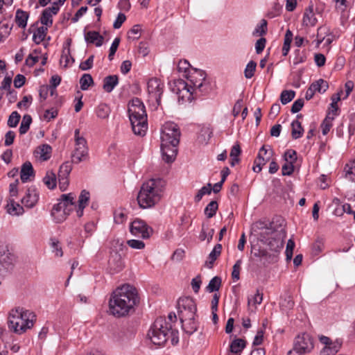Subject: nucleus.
Segmentation results:
<instances>
[{"mask_svg":"<svg viewBox=\"0 0 355 355\" xmlns=\"http://www.w3.org/2000/svg\"><path fill=\"white\" fill-rule=\"evenodd\" d=\"M139 302L137 288L130 284H123L112 293L109 300L110 312L117 318L124 317L133 311Z\"/></svg>","mask_w":355,"mask_h":355,"instance_id":"nucleus-1","label":"nucleus"},{"mask_svg":"<svg viewBox=\"0 0 355 355\" xmlns=\"http://www.w3.org/2000/svg\"><path fill=\"white\" fill-rule=\"evenodd\" d=\"M252 230L258 239L267 245L271 251L278 252L283 248V229L281 226L277 227L274 221H257L253 225Z\"/></svg>","mask_w":355,"mask_h":355,"instance_id":"nucleus-2","label":"nucleus"},{"mask_svg":"<svg viewBox=\"0 0 355 355\" xmlns=\"http://www.w3.org/2000/svg\"><path fill=\"white\" fill-rule=\"evenodd\" d=\"M166 182L161 178H152L144 182L137 195L139 206L142 209L154 207L162 198Z\"/></svg>","mask_w":355,"mask_h":355,"instance_id":"nucleus-3","label":"nucleus"},{"mask_svg":"<svg viewBox=\"0 0 355 355\" xmlns=\"http://www.w3.org/2000/svg\"><path fill=\"white\" fill-rule=\"evenodd\" d=\"M35 320L36 315L34 313L18 307L12 309L9 313L8 327L15 333L21 334L33 327Z\"/></svg>","mask_w":355,"mask_h":355,"instance_id":"nucleus-4","label":"nucleus"},{"mask_svg":"<svg viewBox=\"0 0 355 355\" xmlns=\"http://www.w3.org/2000/svg\"><path fill=\"white\" fill-rule=\"evenodd\" d=\"M129 118L135 135L144 136L148 128L145 106L138 98H133L128 106Z\"/></svg>","mask_w":355,"mask_h":355,"instance_id":"nucleus-5","label":"nucleus"},{"mask_svg":"<svg viewBox=\"0 0 355 355\" xmlns=\"http://www.w3.org/2000/svg\"><path fill=\"white\" fill-rule=\"evenodd\" d=\"M76 196L73 193L62 194L59 198V202L55 205L51 211V215L56 223H62L74 209H77L75 203Z\"/></svg>","mask_w":355,"mask_h":355,"instance_id":"nucleus-6","label":"nucleus"},{"mask_svg":"<svg viewBox=\"0 0 355 355\" xmlns=\"http://www.w3.org/2000/svg\"><path fill=\"white\" fill-rule=\"evenodd\" d=\"M171 329V324L160 317L154 322L148 336L154 345L161 346L167 341Z\"/></svg>","mask_w":355,"mask_h":355,"instance_id":"nucleus-7","label":"nucleus"},{"mask_svg":"<svg viewBox=\"0 0 355 355\" xmlns=\"http://www.w3.org/2000/svg\"><path fill=\"white\" fill-rule=\"evenodd\" d=\"M188 79L191 85H185L184 88L190 95L193 93L197 94L198 92L206 94L211 90L209 83L206 81V73L202 70L194 69L193 72L189 74Z\"/></svg>","mask_w":355,"mask_h":355,"instance_id":"nucleus-8","label":"nucleus"},{"mask_svg":"<svg viewBox=\"0 0 355 355\" xmlns=\"http://www.w3.org/2000/svg\"><path fill=\"white\" fill-rule=\"evenodd\" d=\"M178 313L182 323L184 321H191L194 319L196 306L193 300L186 297L180 298L178 301Z\"/></svg>","mask_w":355,"mask_h":355,"instance_id":"nucleus-9","label":"nucleus"},{"mask_svg":"<svg viewBox=\"0 0 355 355\" xmlns=\"http://www.w3.org/2000/svg\"><path fill=\"white\" fill-rule=\"evenodd\" d=\"M72 162L79 164L88 159V148L86 139L80 135V130H75V149L71 155Z\"/></svg>","mask_w":355,"mask_h":355,"instance_id":"nucleus-10","label":"nucleus"},{"mask_svg":"<svg viewBox=\"0 0 355 355\" xmlns=\"http://www.w3.org/2000/svg\"><path fill=\"white\" fill-rule=\"evenodd\" d=\"M180 132L178 125L173 122H166L162 128L161 142L164 145L166 144H178L180 141Z\"/></svg>","mask_w":355,"mask_h":355,"instance_id":"nucleus-11","label":"nucleus"},{"mask_svg":"<svg viewBox=\"0 0 355 355\" xmlns=\"http://www.w3.org/2000/svg\"><path fill=\"white\" fill-rule=\"evenodd\" d=\"M293 346L297 352L309 353L314 347L313 338L309 334L303 333L296 336Z\"/></svg>","mask_w":355,"mask_h":355,"instance_id":"nucleus-12","label":"nucleus"},{"mask_svg":"<svg viewBox=\"0 0 355 355\" xmlns=\"http://www.w3.org/2000/svg\"><path fill=\"white\" fill-rule=\"evenodd\" d=\"M130 231L132 235L141 236L143 239L149 238L153 233V229L140 219H135L131 223Z\"/></svg>","mask_w":355,"mask_h":355,"instance_id":"nucleus-13","label":"nucleus"},{"mask_svg":"<svg viewBox=\"0 0 355 355\" xmlns=\"http://www.w3.org/2000/svg\"><path fill=\"white\" fill-rule=\"evenodd\" d=\"M175 144H166L164 145V142H161V151L163 159L167 163L173 162L177 155V146Z\"/></svg>","mask_w":355,"mask_h":355,"instance_id":"nucleus-14","label":"nucleus"},{"mask_svg":"<svg viewBox=\"0 0 355 355\" xmlns=\"http://www.w3.org/2000/svg\"><path fill=\"white\" fill-rule=\"evenodd\" d=\"M162 89V85L160 83L159 80L156 78H151L148 82V91L150 94L155 97L158 105L160 104Z\"/></svg>","mask_w":355,"mask_h":355,"instance_id":"nucleus-15","label":"nucleus"},{"mask_svg":"<svg viewBox=\"0 0 355 355\" xmlns=\"http://www.w3.org/2000/svg\"><path fill=\"white\" fill-rule=\"evenodd\" d=\"M89 200V193L86 190H83L79 196L78 205L76 209V214L78 218L83 216L84 209L87 206Z\"/></svg>","mask_w":355,"mask_h":355,"instance_id":"nucleus-16","label":"nucleus"},{"mask_svg":"<svg viewBox=\"0 0 355 355\" xmlns=\"http://www.w3.org/2000/svg\"><path fill=\"white\" fill-rule=\"evenodd\" d=\"M39 196L35 189H28L26 196L22 198L21 202L24 206L31 208L34 207L37 202Z\"/></svg>","mask_w":355,"mask_h":355,"instance_id":"nucleus-17","label":"nucleus"},{"mask_svg":"<svg viewBox=\"0 0 355 355\" xmlns=\"http://www.w3.org/2000/svg\"><path fill=\"white\" fill-rule=\"evenodd\" d=\"M109 268L112 272H119L123 268V263L119 254H115L109 260Z\"/></svg>","mask_w":355,"mask_h":355,"instance_id":"nucleus-18","label":"nucleus"},{"mask_svg":"<svg viewBox=\"0 0 355 355\" xmlns=\"http://www.w3.org/2000/svg\"><path fill=\"white\" fill-rule=\"evenodd\" d=\"M34 175V170L30 162H24L21 168V180L23 182L29 180L31 176Z\"/></svg>","mask_w":355,"mask_h":355,"instance_id":"nucleus-19","label":"nucleus"},{"mask_svg":"<svg viewBox=\"0 0 355 355\" xmlns=\"http://www.w3.org/2000/svg\"><path fill=\"white\" fill-rule=\"evenodd\" d=\"M119 83V78L116 75L106 76L103 80V88L106 92H111Z\"/></svg>","mask_w":355,"mask_h":355,"instance_id":"nucleus-20","label":"nucleus"},{"mask_svg":"<svg viewBox=\"0 0 355 355\" xmlns=\"http://www.w3.org/2000/svg\"><path fill=\"white\" fill-rule=\"evenodd\" d=\"M317 23V19L313 12V6L306 9L303 17V24L306 26H313Z\"/></svg>","mask_w":355,"mask_h":355,"instance_id":"nucleus-21","label":"nucleus"},{"mask_svg":"<svg viewBox=\"0 0 355 355\" xmlns=\"http://www.w3.org/2000/svg\"><path fill=\"white\" fill-rule=\"evenodd\" d=\"M52 148L49 144H42L38 146L35 150V153L39 155L40 159L46 161L51 156Z\"/></svg>","mask_w":355,"mask_h":355,"instance_id":"nucleus-22","label":"nucleus"},{"mask_svg":"<svg viewBox=\"0 0 355 355\" xmlns=\"http://www.w3.org/2000/svg\"><path fill=\"white\" fill-rule=\"evenodd\" d=\"M85 40L89 43H95L96 46H101L103 42V37L96 31H89L85 35Z\"/></svg>","mask_w":355,"mask_h":355,"instance_id":"nucleus-23","label":"nucleus"},{"mask_svg":"<svg viewBox=\"0 0 355 355\" xmlns=\"http://www.w3.org/2000/svg\"><path fill=\"white\" fill-rule=\"evenodd\" d=\"M28 17L29 15L27 12L18 9L16 11L15 22L19 27L24 28L26 26Z\"/></svg>","mask_w":355,"mask_h":355,"instance_id":"nucleus-24","label":"nucleus"},{"mask_svg":"<svg viewBox=\"0 0 355 355\" xmlns=\"http://www.w3.org/2000/svg\"><path fill=\"white\" fill-rule=\"evenodd\" d=\"M273 154V150L269 147V149L266 148V146H263L259 150L258 156L255 161L260 162L262 159L264 160V165L270 160V157Z\"/></svg>","mask_w":355,"mask_h":355,"instance_id":"nucleus-25","label":"nucleus"},{"mask_svg":"<svg viewBox=\"0 0 355 355\" xmlns=\"http://www.w3.org/2000/svg\"><path fill=\"white\" fill-rule=\"evenodd\" d=\"M245 341L242 338L234 339L230 346V350L234 354H240L245 348Z\"/></svg>","mask_w":355,"mask_h":355,"instance_id":"nucleus-26","label":"nucleus"},{"mask_svg":"<svg viewBox=\"0 0 355 355\" xmlns=\"http://www.w3.org/2000/svg\"><path fill=\"white\" fill-rule=\"evenodd\" d=\"M291 136L294 139L300 138L304 132L302 123L298 120H295L291 123Z\"/></svg>","mask_w":355,"mask_h":355,"instance_id":"nucleus-27","label":"nucleus"},{"mask_svg":"<svg viewBox=\"0 0 355 355\" xmlns=\"http://www.w3.org/2000/svg\"><path fill=\"white\" fill-rule=\"evenodd\" d=\"M342 343L336 340L332 346H325L320 352V355H335L340 349Z\"/></svg>","mask_w":355,"mask_h":355,"instance_id":"nucleus-28","label":"nucleus"},{"mask_svg":"<svg viewBox=\"0 0 355 355\" xmlns=\"http://www.w3.org/2000/svg\"><path fill=\"white\" fill-rule=\"evenodd\" d=\"M45 185L50 189H53L56 187V175L52 171H48L43 178Z\"/></svg>","mask_w":355,"mask_h":355,"instance_id":"nucleus-29","label":"nucleus"},{"mask_svg":"<svg viewBox=\"0 0 355 355\" xmlns=\"http://www.w3.org/2000/svg\"><path fill=\"white\" fill-rule=\"evenodd\" d=\"M263 300V293H261L259 290L257 291L256 294L252 299L248 298V306L250 311H254L256 309L257 304H260Z\"/></svg>","mask_w":355,"mask_h":355,"instance_id":"nucleus-30","label":"nucleus"},{"mask_svg":"<svg viewBox=\"0 0 355 355\" xmlns=\"http://www.w3.org/2000/svg\"><path fill=\"white\" fill-rule=\"evenodd\" d=\"M48 28L45 26H41L37 28V31L34 33L33 36V40L37 44H40L44 40L47 33Z\"/></svg>","mask_w":355,"mask_h":355,"instance_id":"nucleus-31","label":"nucleus"},{"mask_svg":"<svg viewBox=\"0 0 355 355\" xmlns=\"http://www.w3.org/2000/svg\"><path fill=\"white\" fill-rule=\"evenodd\" d=\"M7 211L11 215H19L23 213V207L17 203H15L13 200H10L7 205Z\"/></svg>","mask_w":355,"mask_h":355,"instance_id":"nucleus-32","label":"nucleus"},{"mask_svg":"<svg viewBox=\"0 0 355 355\" xmlns=\"http://www.w3.org/2000/svg\"><path fill=\"white\" fill-rule=\"evenodd\" d=\"M293 40V33L290 30H287L284 36V44L282 47V55L284 56H286L288 55L290 47H291V43Z\"/></svg>","mask_w":355,"mask_h":355,"instance_id":"nucleus-33","label":"nucleus"},{"mask_svg":"<svg viewBox=\"0 0 355 355\" xmlns=\"http://www.w3.org/2000/svg\"><path fill=\"white\" fill-rule=\"evenodd\" d=\"M331 113H328L324 121L321 124L322 132L324 135H326L333 125V121L334 119V116H330Z\"/></svg>","mask_w":355,"mask_h":355,"instance_id":"nucleus-34","label":"nucleus"},{"mask_svg":"<svg viewBox=\"0 0 355 355\" xmlns=\"http://www.w3.org/2000/svg\"><path fill=\"white\" fill-rule=\"evenodd\" d=\"M80 89L82 90H87L88 88L94 85V80L92 76L89 73H85L80 79Z\"/></svg>","mask_w":355,"mask_h":355,"instance_id":"nucleus-35","label":"nucleus"},{"mask_svg":"<svg viewBox=\"0 0 355 355\" xmlns=\"http://www.w3.org/2000/svg\"><path fill=\"white\" fill-rule=\"evenodd\" d=\"M218 205L216 200L211 201L205 209V214L208 218H211L215 216L218 210Z\"/></svg>","mask_w":355,"mask_h":355,"instance_id":"nucleus-36","label":"nucleus"},{"mask_svg":"<svg viewBox=\"0 0 355 355\" xmlns=\"http://www.w3.org/2000/svg\"><path fill=\"white\" fill-rule=\"evenodd\" d=\"M221 282L222 281L220 277L216 276L213 277L207 286V291L209 293L218 291L221 286Z\"/></svg>","mask_w":355,"mask_h":355,"instance_id":"nucleus-37","label":"nucleus"},{"mask_svg":"<svg viewBox=\"0 0 355 355\" xmlns=\"http://www.w3.org/2000/svg\"><path fill=\"white\" fill-rule=\"evenodd\" d=\"M12 28V25L8 23L0 22V42L8 37Z\"/></svg>","mask_w":355,"mask_h":355,"instance_id":"nucleus-38","label":"nucleus"},{"mask_svg":"<svg viewBox=\"0 0 355 355\" xmlns=\"http://www.w3.org/2000/svg\"><path fill=\"white\" fill-rule=\"evenodd\" d=\"M110 113L109 106L105 103L100 104L96 109V115L98 118L107 119Z\"/></svg>","mask_w":355,"mask_h":355,"instance_id":"nucleus-39","label":"nucleus"},{"mask_svg":"<svg viewBox=\"0 0 355 355\" xmlns=\"http://www.w3.org/2000/svg\"><path fill=\"white\" fill-rule=\"evenodd\" d=\"M32 122V118L29 114H25L23 116L22 121L19 127V133L24 135L27 132Z\"/></svg>","mask_w":355,"mask_h":355,"instance_id":"nucleus-40","label":"nucleus"},{"mask_svg":"<svg viewBox=\"0 0 355 355\" xmlns=\"http://www.w3.org/2000/svg\"><path fill=\"white\" fill-rule=\"evenodd\" d=\"M344 171L347 178L355 181V161L346 164Z\"/></svg>","mask_w":355,"mask_h":355,"instance_id":"nucleus-41","label":"nucleus"},{"mask_svg":"<svg viewBox=\"0 0 355 355\" xmlns=\"http://www.w3.org/2000/svg\"><path fill=\"white\" fill-rule=\"evenodd\" d=\"M295 92L293 90H284L280 95V100L283 105L291 102L295 97Z\"/></svg>","mask_w":355,"mask_h":355,"instance_id":"nucleus-42","label":"nucleus"},{"mask_svg":"<svg viewBox=\"0 0 355 355\" xmlns=\"http://www.w3.org/2000/svg\"><path fill=\"white\" fill-rule=\"evenodd\" d=\"M211 192V184L208 183L207 186L202 187L195 196L196 202H198L200 201L203 196L206 194H210Z\"/></svg>","mask_w":355,"mask_h":355,"instance_id":"nucleus-43","label":"nucleus"},{"mask_svg":"<svg viewBox=\"0 0 355 355\" xmlns=\"http://www.w3.org/2000/svg\"><path fill=\"white\" fill-rule=\"evenodd\" d=\"M52 15L49 13V10H43L40 17L41 23L46 26L45 27L51 26L53 24Z\"/></svg>","mask_w":355,"mask_h":355,"instance_id":"nucleus-44","label":"nucleus"},{"mask_svg":"<svg viewBox=\"0 0 355 355\" xmlns=\"http://www.w3.org/2000/svg\"><path fill=\"white\" fill-rule=\"evenodd\" d=\"M256 67L257 63L254 61L249 62L244 71L245 77L246 78H251L254 74Z\"/></svg>","mask_w":355,"mask_h":355,"instance_id":"nucleus-45","label":"nucleus"},{"mask_svg":"<svg viewBox=\"0 0 355 355\" xmlns=\"http://www.w3.org/2000/svg\"><path fill=\"white\" fill-rule=\"evenodd\" d=\"M20 118L21 116L17 111L12 112L8 118V125L10 128L16 127L19 123Z\"/></svg>","mask_w":355,"mask_h":355,"instance_id":"nucleus-46","label":"nucleus"},{"mask_svg":"<svg viewBox=\"0 0 355 355\" xmlns=\"http://www.w3.org/2000/svg\"><path fill=\"white\" fill-rule=\"evenodd\" d=\"M71 168H72L71 165L69 163L65 162V163L62 164L60 166L59 171H58V177L68 178V176L71 171Z\"/></svg>","mask_w":355,"mask_h":355,"instance_id":"nucleus-47","label":"nucleus"},{"mask_svg":"<svg viewBox=\"0 0 355 355\" xmlns=\"http://www.w3.org/2000/svg\"><path fill=\"white\" fill-rule=\"evenodd\" d=\"M267 33V21L264 19H263L261 21L260 26H258L254 31L253 32V35H260L262 36L263 35H266Z\"/></svg>","mask_w":355,"mask_h":355,"instance_id":"nucleus-48","label":"nucleus"},{"mask_svg":"<svg viewBox=\"0 0 355 355\" xmlns=\"http://www.w3.org/2000/svg\"><path fill=\"white\" fill-rule=\"evenodd\" d=\"M51 246L53 248V252H55V256L61 257L63 255V251L60 245V242L55 239H51Z\"/></svg>","mask_w":355,"mask_h":355,"instance_id":"nucleus-49","label":"nucleus"},{"mask_svg":"<svg viewBox=\"0 0 355 355\" xmlns=\"http://www.w3.org/2000/svg\"><path fill=\"white\" fill-rule=\"evenodd\" d=\"M141 28L140 26L136 24L128 32V38H132L133 40H138L140 36Z\"/></svg>","mask_w":355,"mask_h":355,"instance_id":"nucleus-50","label":"nucleus"},{"mask_svg":"<svg viewBox=\"0 0 355 355\" xmlns=\"http://www.w3.org/2000/svg\"><path fill=\"white\" fill-rule=\"evenodd\" d=\"M284 159L293 164L297 161V153L295 150L289 149L284 153Z\"/></svg>","mask_w":355,"mask_h":355,"instance_id":"nucleus-51","label":"nucleus"},{"mask_svg":"<svg viewBox=\"0 0 355 355\" xmlns=\"http://www.w3.org/2000/svg\"><path fill=\"white\" fill-rule=\"evenodd\" d=\"M15 261V257L13 254L10 253L8 250L3 252V254L1 255L0 261L6 263H12Z\"/></svg>","mask_w":355,"mask_h":355,"instance_id":"nucleus-52","label":"nucleus"},{"mask_svg":"<svg viewBox=\"0 0 355 355\" xmlns=\"http://www.w3.org/2000/svg\"><path fill=\"white\" fill-rule=\"evenodd\" d=\"M241 260L239 259L236 261L235 264L233 266V270L232 272V279L234 280H239L240 279V270L241 265Z\"/></svg>","mask_w":355,"mask_h":355,"instance_id":"nucleus-53","label":"nucleus"},{"mask_svg":"<svg viewBox=\"0 0 355 355\" xmlns=\"http://www.w3.org/2000/svg\"><path fill=\"white\" fill-rule=\"evenodd\" d=\"M94 55H90L85 62L80 64V69L83 71H86L91 69L93 66Z\"/></svg>","mask_w":355,"mask_h":355,"instance_id":"nucleus-54","label":"nucleus"},{"mask_svg":"<svg viewBox=\"0 0 355 355\" xmlns=\"http://www.w3.org/2000/svg\"><path fill=\"white\" fill-rule=\"evenodd\" d=\"M294 248L295 242L292 239H289L287 242L286 248V256L287 260H291L292 259Z\"/></svg>","mask_w":355,"mask_h":355,"instance_id":"nucleus-55","label":"nucleus"},{"mask_svg":"<svg viewBox=\"0 0 355 355\" xmlns=\"http://www.w3.org/2000/svg\"><path fill=\"white\" fill-rule=\"evenodd\" d=\"M127 244L133 249L141 250L144 248L145 243L142 241L131 239L127 241Z\"/></svg>","mask_w":355,"mask_h":355,"instance_id":"nucleus-56","label":"nucleus"},{"mask_svg":"<svg viewBox=\"0 0 355 355\" xmlns=\"http://www.w3.org/2000/svg\"><path fill=\"white\" fill-rule=\"evenodd\" d=\"M119 43H120V38L116 37L114 39V40L113 41L112 45L110 46V53L108 55V58L110 60H112L113 59V56L115 54V53L119 47Z\"/></svg>","mask_w":355,"mask_h":355,"instance_id":"nucleus-57","label":"nucleus"},{"mask_svg":"<svg viewBox=\"0 0 355 355\" xmlns=\"http://www.w3.org/2000/svg\"><path fill=\"white\" fill-rule=\"evenodd\" d=\"M294 302L291 296H287L280 304L283 310H289L293 307Z\"/></svg>","mask_w":355,"mask_h":355,"instance_id":"nucleus-58","label":"nucleus"},{"mask_svg":"<svg viewBox=\"0 0 355 355\" xmlns=\"http://www.w3.org/2000/svg\"><path fill=\"white\" fill-rule=\"evenodd\" d=\"M282 175H291L294 171V166L290 162H287L282 166Z\"/></svg>","mask_w":355,"mask_h":355,"instance_id":"nucleus-59","label":"nucleus"},{"mask_svg":"<svg viewBox=\"0 0 355 355\" xmlns=\"http://www.w3.org/2000/svg\"><path fill=\"white\" fill-rule=\"evenodd\" d=\"M304 106V100L302 98H299L297 101H295L291 109V112L293 113H297L299 111L301 110V109Z\"/></svg>","mask_w":355,"mask_h":355,"instance_id":"nucleus-60","label":"nucleus"},{"mask_svg":"<svg viewBox=\"0 0 355 355\" xmlns=\"http://www.w3.org/2000/svg\"><path fill=\"white\" fill-rule=\"evenodd\" d=\"M266 44V40L264 37H261L260 39H259L257 41L256 44H255V49H256L257 53L259 54L263 51Z\"/></svg>","mask_w":355,"mask_h":355,"instance_id":"nucleus-61","label":"nucleus"},{"mask_svg":"<svg viewBox=\"0 0 355 355\" xmlns=\"http://www.w3.org/2000/svg\"><path fill=\"white\" fill-rule=\"evenodd\" d=\"M125 19L126 17L123 13H119L115 21L114 22L113 27L116 29L119 28Z\"/></svg>","mask_w":355,"mask_h":355,"instance_id":"nucleus-62","label":"nucleus"},{"mask_svg":"<svg viewBox=\"0 0 355 355\" xmlns=\"http://www.w3.org/2000/svg\"><path fill=\"white\" fill-rule=\"evenodd\" d=\"M222 250L221 244H216L212 251L209 254V258H214L217 259V258L220 255Z\"/></svg>","mask_w":355,"mask_h":355,"instance_id":"nucleus-63","label":"nucleus"},{"mask_svg":"<svg viewBox=\"0 0 355 355\" xmlns=\"http://www.w3.org/2000/svg\"><path fill=\"white\" fill-rule=\"evenodd\" d=\"M26 82V78L24 75L18 74L14 79V86L16 88H20L22 87Z\"/></svg>","mask_w":355,"mask_h":355,"instance_id":"nucleus-64","label":"nucleus"}]
</instances>
